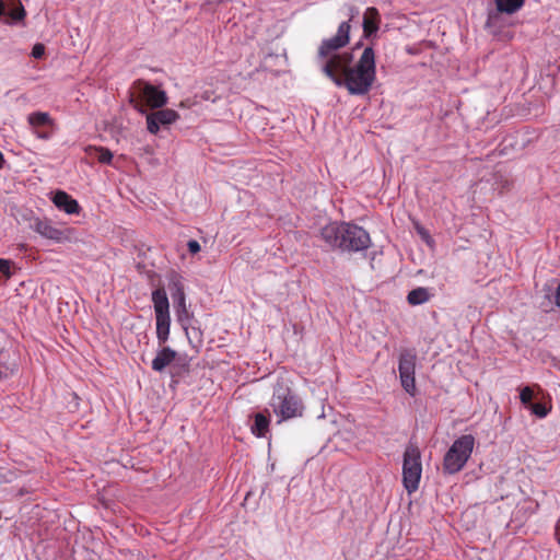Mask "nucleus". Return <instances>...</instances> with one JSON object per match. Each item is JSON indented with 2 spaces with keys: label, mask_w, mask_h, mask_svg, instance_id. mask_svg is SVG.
I'll return each instance as SVG.
<instances>
[{
  "label": "nucleus",
  "mask_w": 560,
  "mask_h": 560,
  "mask_svg": "<svg viewBox=\"0 0 560 560\" xmlns=\"http://www.w3.org/2000/svg\"><path fill=\"white\" fill-rule=\"evenodd\" d=\"M322 65V72L335 85L346 88L350 95L363 96L369 94L376 80L375 52L372 47H365L355 65L352 52L332 54L327 56Z\"/></svg>",
  "instance_id": "f257e3e1"
},
{
  "label": "nucleus",
  "mask_w": 560,
  "mask_h": 560,
  "mask_svg": "<svg viewBox=\"0 0 560 560\" xmlns=\"http://www.w3.org/2000/svg\"><path fill=\"white\" fill-rule=\"evenodd\" d=\"M320 238L329 248L354 253L370 247V234L357 224L332 222L320 230Z\"/></svg>",
  "instance_id": "f03ea898"
},
{
  "label": "nucleus",
  "mask_w": 560,
  "mask_h": 560,
  "mask_svg": "<svg viewBox=\"0 0 560 560\" xmlns=\"http://www.w3.org/2000/svg\"><path fill=\"white\" fill-rule=\"evenodd\" d=\"M269 406L279 422L302 417L304 411L302 399L283 381L275 384Z\"/></svg>",
  "instance_id": "7ed1b4c3"
},
{
  "label": "nucleus",
  "mask_w": 560,
  "mask_h": 560,
  "mask_svg": "<svg viewBox=\"0 0 560 560\" xmlns=\"http://www.w3.org/2000/svg\"><path fill=\"white\" fill-rule=\"evenodd\" d=\"M475 446V438L464 434L456 439L443 458V471L447 475L459 472L471 456Z\"/></svg>",
  "instance_id": "20e7f679"
},
{
  "label": "nucleus",
  "mask_w": 560,
  "mask_h": 560,
  "mask_svg": "<svg viewBox=\"0 0 560 560\" xmlns=\"http://www.w3.org/2000/svg\"><path fill=\"white\" fill-rule=\"evenodd\" d=\"M151 299L155 313L156 339L159 346H163L170 338L171 317L168 298L163 288H158L152 292Z\"/></svg>",
  "instance_id": "39448f33"
},
{
  "label": "nucleus",
  "mask_w": 560,
  "mask_h": 560,
  "mask_svg": "<svg viewBox=\"0 0 560 560\" xmlns=\"http://www.w3.org/2000/svg\"><path fill=\"white\" fill-rule=\"evenodd\" d=\"M348 21L339 24L337 33L330 37L323 39L318 47V57L324 59L331 52H335L349 44L350 40V22L353 21L360 13L359 8L355 5H347Z\"/></svg>",
  "instance_id": "423d86ee"
},
{
  "label": "nucleus",
  "mask_w": 560,
  "mask_h": 560,
  "mask_svg": "<svg viewBox=\"0 0 560 560\" xmlns=\"http://www.w3.org/2000/svg\"><path fill=\"white\" fill-rule=\"evenodd\" d=\"M422 474L421 454L417 446L410 444L406 447L402 462V482L408 493L419 488Z\"/></svg>",
  "instance_id": "0eeeda50"
},
{
  "label": "nucleus",
  "mask_w": 560,
  "mask_h": 560,
  "mask_svg": "<svg viewBox=\"0 0 560 560\" xmlns=\"http://www.w3.org/2000/svg\"><path fill=\"white\" fill-rule=\"evenodd\" d=\"M135 89L137 90L141 101H135L131 97L130 102L133 107L141 114H145L148 107L162 108L167 103V95L165 91L148 83L143 80L135 82Z\"/></svg>",
  "instance_id": "6e6552de"
},
{
  "label": "nucleus",
  "mask_w": 560,
  "mask_h": 560,
  "mask_svg": "<svg viewBox=\"0 0 560 560\" xmlns=\"http://www.w3.org/2000/svg\"><path fill=\"white\" fill-rule=\"evenodd\" d=\"M416 352L411 349H405L399 354L398 371L401 387L410 395L415 396L416 387Z\"/></svg>",
  "instance_id": "1a4fd4ad"
},
{
  "label": "nucleus",
  "mask_w": 560,
  "mask_h": 560,
  "mask_svg": "<svg viewBox=\"0 0 560 560\" xmlns=\"http://www.w3.org/2000/svg\"><path fill=\"white\" fill-rule=\"evenodd\" d=\"M171 294L175 303V311L178 323L182 327L187 330L188 325L190 324V313L186 305V295L184 291V285L180 281V278L175 275L172 277L170 282Z\"/></svg>",
  "instance_id": "9d476101"
},
{
  "label": "nucleus",
  "mask_w": 560,
  "mask_h": 560,
  "mask_svg": "<svg viewBox=\"0 0 560 560\" xmlns=\"http://www.w3.org/2000/svg\"><path fill=\"white\" fill-rule=\"evenodd\" d=\"M179 118L176 110L171 108H160L155 112L147 114V128L152 135H156L161 127H166L175 122Z\"/></svg>",
  "instance_id": "9b49d317"
},
{
  "label": "nucleus",
  "mask_w": 560,
  "mask_h": 560,
  "mask_svg": "<svg viewBox=\"0 0 560 560\" xmlns=\"http://www.w3.org/2000/svg\"><path fill=\"white\" fill-rule=\"evenodd\" d=\"M31 229L38 233L40 236L61 243L69 240L68 230L56 228L51 221L47 219L35 218L31 223Z\"/></svg>",
  "instance_id": "f8f14e48"
},
{
  "label": "nucleus",
  "mask_w": 560,
  "mask_h": 560,
  "mask_svg": "<svg viewBox=\"0 0 560 560\" xmlns=\"http://www.w3.org/2000/svg\"><path fill=\"white\" fill-rule=\"evenodd\" d=\"M525 0H495V12H489L486 22V27L491 28L499 19L500 13L513 14L517 12L523 5Z\"/></svg>",
  "instance_id": "ddd939ff"
},
{
  "label": "nucleus",
  "mask_w": 560,
  "mask_h": 560,
  "mask_svg": "<svg viewBox=\"0 0 560 560\" xmlns=\"http://www.w3.org/2000/svg\"><path fill=\"white\" fill-rule=\"evenodd\" d=\"M50 200L56 208L60 211H65L67 214H79L81 210L78 201L63 190H56L55 192H51Z\"/></svg>",
  "instance_id": "4468645a"
},
{
  "label": "nucleus",
  "mask_w": 560,
  "mask_h": 560,
  "mask_svg": "<svg viewBox=\"0 0 560 560\" xmlns=\"http://www.w3.org/2000/svg\"><path fill=\"white\" fill-rule=\"evenodd\" d=\"M381 15L376 8L370 7L363 14L362 27L363 37L366 39H373L380 28Z\"/></svg>",
  "instance_id": "2eb2a0df"
},
{
  "label": "nucleus",
  "mask_w": 560,
  "mask_h": 560,
  "mask_svg": "<svg viewBox=\"0 0 560 560\" xmlns=\"http://www.w3.org/2000/svg\"><path fill=\"white\" fill-rule=\"evenodd\" d=\"M177 358V352L167 346H161L156 351L154 359L151 362V368L154 372L162 373L170 366Z\"/></svg>",
  "instance_id": "dca6fc26"
},
{
  "label": "nucleus",
  "mask_w": 560,
  "mask_h": 560,
  "mask_svg": "<svg viewBox=\"0 0 560 560\" xmlns=\"http://www.w3.org/2000/svg\"><path fill=\"white\" fill-rule=\"evenodd\" d=\"M27 122L32 130H37L38 128H50L55 129V120L46 112H33L27 116Z\"/></svg>",
  "instance_id": "f3484780"
},
{
  "label": "nucleus",
  "mask_w": 560,
  "mask_h": 560,
  "mask_svg": "<svg viewBox=\"0 0 560 560\" xmlns=\"http://www.w3.org/2000/svg\"><path fill=\"white\" fill-rule=\"evenodd\" d=\"M270 417L264 412L254 415V421L250 425V431L257 438H265L269 432Z\"/></svg>",
  "instance_id": "a211bd4d"
},
{
  "label": "nucleus",
  "mask_w": 560,
  "mask_h": 560,
  "mask_svg": "<svg viewBox=\"0 0 560 560\" xmlns=\"http://www.w3.org/2000/svg\"><path fill=\"white\" fill-rule=\"evenodd\" d=\"M431 298V293L427 288L419 287L411 290L407 295V301L410 305H421L428 302Z\"/></svg>",
  "instance_id": "6ab92c4d"
},
{
  "label": "nucleus",
  "mask_w": 560,
  "mask_h": 560,
  "mask_svg": "<svg viewBox=\"0 0 560 560\" xmlns=\"http://www.w3.org/2000/svg\"><path fill=\"white\" fill-rule=\"evenodd\" d=\"M90 154L96 159L100 163L110 164L113 160V153L110 150L98 147V148H90Z\"/></svg>",
  "instance_id": "aec40b11"
},
{
  "label": "nucleus",
  "mask_w": 560,
  "mask_h": 560,
  "mask_svg": "<svg viewBox=\"0 0 560 560\" xmlns=\"http://www.w3.org/2000/svg\"><path fill=\"white\" fill-rule=\"evenodd\" d=\"M527 409H529L530 412L538 418L547 417V415L550 411V408H548L545 404L541 402H533Z\"/></svg>",
  "instance_id": "412c9836"
},
{
  "label": "nucleus",
  "mask_w": 560,
  "mask_h": 560,
  "mask_svg": "<svg viewBox=\"0 0 560 560\" xmlns=\"http://www.w3.org/2000/svg\"><path fill=\"white\" fill-rule=\"evenodd\" d=\"M534 392L529 386H525L520 393L521 402L528 408L533 404Z\"/></svg>",
  "instance_id": "4be33fe9"
},
{
  "label": "nucleus",
  "mask_w": 560,
  "mask_h": 560,
  "mask_svg": "<svg viewBox=\"0 0 560 560\" xmlns=\"http://www.w3.org/2000/svg\"><path fill=\"white\" fill-rule=\"evenodd\" d=\"M55 129L50 128H38L37 130H32L33 133L42 140H49L54 135Z\"/></svg>",
  "instance_id": "5701e85b"
},
{
  "label": "nucleus",
  "mask_w": 560,
  "mask_h": 560,
  "mask_svg": "<svg viewBox=\"0 0 560 560\" xmlns=\"http://www.w3.org/2000/svg\"><path fill=\"white\" fill-rule=\"evenodd\" d=\"M11 265H12L11 260L0 258V272L3 276H5V278H10L11 277V271H10Z\"/></svg>",
  "instance_id": "b1692460"
},
{
  "label": "nucleus",
  "mask_w": 560,
  "mask_h": 560,
  "mask_svg": "<svg viewBox=\"0 0 560 560\" xmlns=\"http://www.w3.org/2000/svg\"><path fill=\"white\" fill-rule=\"evenodd\" d=\"M45 55V46L43 44H36L34 45L32 49V56L35 59H40Z\"/></svg>",
  "instance_id": "393cba45"
},
{
  "label": "nucleus",
  "mask_w": 560,
  "mask_h": 560,
  "mask_svg": "<svg viewBox=\"0 0 560 560\" xmlns=\"http://www.w3.org/2000/svg\"><path fill=\"white\" fill-rule=\"evenodd\" d=\"M187 248L190 254L195 255L200 252L201 247L198 241L196 240H189L187 243Z\"/></svg>",
  "instance_id": "a878e982"
},
{
  "label": "nucleus",
  "mask_w": 560,
  "mask_h": 560,
  "mask_svg": "<svg viewBox=\"0 0 560 560\" xmlns=\"http://www.w3.org/2000/svg\"><path fill=\"white\" fill-rule=\"evenodd\" d=\"M24 16H25V11H24L23 7H21L16 12H14L12 14V19H14L16 21L24 19Z\"/></svg>",
  "instance_id": "bb28decb"
},
{
  "label": "nucleus",
  "mask_w": 560,
  "mask_h": 560,
  "mask_svg": "<svg viewBox=\"0 0 560 560\" xmlns=\"http://www.w3.org/2000/svg\"><path fill=\"white\" fill-rule=\"evenodd\" d=\"M7 14V8L2 0H0V18Z\"/></svg>",
  "instance_id": "cd10ccee"
},
{
  "label": "nucleus",
  "mask_w": 560,
  "mask_h": 560,
  "mask_svg": "<svg viewBox=\"0 0 560 560\" xmlns=\"http://www.w3.org/2000/svg\"><path fill=\"white\" fill-rule=\"evenodd\" d=\"M556 304L560 307V282H559V285L557 288Z\"/></svg>",
  "instance_id": "c85d7f7f"
},
{
  "label": "nucleus",
  "mask_w": 560,
  "mask_h": 560,
  "mask_svg": "<svg viewBox=\"0 0 560 560\" xmlns=\"http://www.w3.org/2000/svg\"><path fill=\"white\" fill-rule=\"evenodd\" d=\"M223 1H224V0H208V2H209L210 4L221 3V2H223Z\"/></svg>",
  "instance_id": "c756f323"
},
{
  "label": "nucleus",
  "mask_w": 560,
  "mask_h": 560,
  "mask_svg": "<svg viewBox=\"0 0 560 560\" xmlns=\"http://www.w3.org/2000/svg\"><path fill=\"white\" fill-rule=\"evenodd\" d=\"M557 540H558V544L560 545V535L558 536Z\"/></svg>",
  "instance_id": "7c9ffc66"
}]
</instances>
